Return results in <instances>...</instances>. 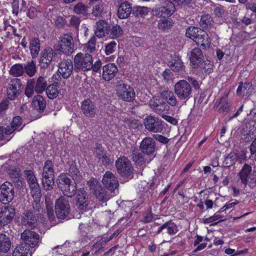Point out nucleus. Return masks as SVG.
<instances>
[{
	"mask_svg": "<svg viewBox=\"0 0 256 256\" xmlns=\"http://www.w3.org/2000/svg\"><path fill=\"white\" fill-rule=\"evenodd\" d=\"M192 88L195 90H198L200 89V86L196 78L188 76L186 80H180L175 84L174 94L180 100L186 102L192 96Z\"/></svg>",
	"mask_w": 256,
	"mask_h": 256,
	"instance_id": "obj_1",
	"label": "nucleus"
},
{
	"mask_svg": "<svg viewBox=\"0 0 256 256\" xmlns=\"http://www.w3.org/2000/svg\"><path fill=\"white\" fill-rule=\"evenodd\" d=\"M48 84L46 78L39 76L37 78H30L27 80L24 94L30 98H32L36 92L37 94H42L47 86Z\"/></svg>",
	"mask_w": 256,
	"mask_h": 256,
	"instance_id": "obj_2",
	"label": "nucleus"
},
{
	"mask_svg": "<svg viewBox=\"0 0 256 256\" xmlns=\"http://www.w3.org/2000/svg\"><path fill=\"white\" fill-rule=\"evenodd\" d=\"M186 36L197 44H200L204 48L206 46H208L211 43V40L206 32L198 27H188L186 29Z\"/></svg>",
	"mask_w": 256,
	"mask_h": 256,
	"instance_id": "obj_3",
	"label": "nucleus"
},
{
	"mask_svg": "<svg viewBox=\"0 0 256 256\" xmlns=\"http://www.w3.org/2000/svg\"><path fill=\"white\" fill-rule=\"evenodd\" d=\"M92 58L88 54L78 53L74 58V70L76 72H86L92 69Z\"/></svg>",
	"mask_w": 256,
	"mask_h": 256,
	"instance_id": "obj_4",
	"label": "nucleus"
},
{
	"mask_svg": "<svg viewBox=\"0 0 256 256\" xmlns=\"http://www.w3.org/2000/svg\"><path fill=\"white\" fill-rule=\"evenodd\" d=\"M145 128L154 133H162L166 128V124L158 117L148 116L144 120Z\"/></svg>",
	"mask_w": 256,
	"mask_h": 256,
	"instance_id": "obj_5",
	"label": "nucleus"
},
{
	"mask_svg": "<svg viewBox=\"0 0 256 256\" xmlns=\"http://www.w3.org/2000/svg\"><path fill=\"white\" fill-rule=\"evenodd\" d=\"M20 238L24 243L19 246L25 247L30 250V248L38 246L40 236L34 231L26 230L21 234Z\"/></svg>",
	"mask_w": 256,
	"mask_h": 256,
	"instance_id": "obj_6",
	"label": "nucleus"
},
{
	"mask_svg": "<svg viewBox=\"0 0 256 256\" xmlns=\"http://www.w3.org/2000/svg\"><path fill=\"white\" fill-rule=\"evenodd\" d=\"M118 173L122 176L132 178L134 176V168L130 162L125 156L118 158L115 164Z\"/></svg>",
	"mask_w": 256,
	"mask_h": 256,
	"instance_id": "obj_7",
	"label": "nucleus"
},
{
	"mask_svg": "<svg viewBox=\"0 0 256 256\" xmlns=\"http://www.w3.org/2000/svg\"><path fill=\"white\" fill-rule=\"evenodd\" d=\"M70 202L67 198L61 196L55 203V214L58 218L64 220L70 212Z\"/></svg>",
	"mask_w": 256,
	"mask_h": 256,
	"instance_id": "obj_8",
	"label": "nucleus"
},
{
	"mask_svg": "<svg viewBox=\"0 0 256 256\" xmlns=\"http://www.w3.org/2000/svg\"><path fill=\"white\" fill-rule=\"evenodd\" d=\"M14 196V186L9 182H4L0 186V201L7 204L12 202Z\"/></svg>",
	"mask_w": 256,
	"mask_h": 256,
	"instance_id": "obj_9",
	"label": "nucleus"
},
{
	"mask_svg": "<svg viewBox=\"0 0 256 256\" xmlns=\"http://www.w3.org/2000/svg\"><path fill=\"white\" fill-rule=\"evenodd\" d=\"M176 10L174 4L170 1L166 0L160 5H156L152 10V14L160 17H166L172 15Z\"/></svg>",
	"mask_w": 256,
	"mask_h": 256,
	"instance_id": "obj_10",
	"label": "nucleus"
},
{
	"mask_svg": "<svg viewBox=\"0 0 256 256\" xmlns=\"http://www.w3.org/2000/svg\"><path fill=\"white\" fill-rule=\"evenodd\" d=\"M74 40L72 34H64L58 42V50L66 55L70 56L74 52Z\"/></svg>",
	"mask_w": 256,
	"mask_h": 256,
	"instance_id": "obj_11",
	"label": "nucleus"
},
{
	"mask_svg": "<svg viewBox=\"0 0 256 256\" xmlns=\"http://www.w3.org/2000/svg\"><path fill=\"white\" fill-rule=\"evenodd\" d=\"M117 95L126 102H132L134 100L136 93L134 88L130 85L124 83L117 86Z\"/></svg>",
	"mask_w": 256,
	"mask_h": 256,
	"instance_id": "obj_12",
	"label": "nucleus"
},
{
	"mask_svg": "<svg viewBox=\"0 0 256 256\" xmlns=\"http://www.w3.org/2000/svg\"><path fill=\"white\" fill-rule=\"evenodd\" d=\"M16 214L14 208L12 205L0 208V226H5L10 223Z\"/></svg>",
	"mask_w": 256,
	"mask_h": 256,
	"instance_id": "obj_13",
	"label": "nucleus"
},
{
	"mask_svg": "<svg viewBox=\"0 0 256 256\" xmlns=\"http://www.w3.org/2000/svg\"><path fill=\"white\" fill-rule=\"evenodd\" d=\"M140 148L144 154L153 156L156 149V142L150 137H146L141 142Z\"/></svg>",
	"mask_w": 256,
	"mask_h": 256,
	"instance_id": "obj_14",
	"label": "nucleus"
},
{
	"mask_svg": "<svg viewBox=\"0 0 256 256\" xmlns=\"http://www.w3.org/2000/svg\"><path fill=\"white\" fill-rule=\"evenodd\" d=\"M22 84L21 80L18 78L12 79L7 89L8 98L10 100H14L20 94Z\"/></svg>",
	"mask_w": 256,
	"mask_h": 256,
	"instance_id": "obj_15",
	"label": "nucleus"
},
{
	"mask_svg": "<svg viewBox=\"0 0 256 256\" xmlns=\"http://www.w3.org/2000/svg\"><path fill=\"white\" fill-rule=\"evenodd\" d=\"M57 56L56 53H54L52 49L48 47L45 48L42 52V56L40 60V66L42 69H45L50 67L53 58Z\"/></svg>",
	"mask_w": 256,
	"mask_h": 256,
	"instance_id": "obj_16",
	"label": "nucleus"
},
{
	"mask_svg": "<svg viewBox=\"0 0 256 256\" xmlns=\"http://www.w3.org/2000/svg\"><path fill=\"white\" fill-rule=\"evenodd\" d=\"M76 195V205L78 209L80 212L86 211L90 203L88 194L84 188L78 190Z\"/></svg>",
	"mask_w": 256,
	"mask_h": 256,
	"instance_id": "obj_17",
	"label": "nucleus"
},
{
	"mask_svg": "<svg viewBox=\"0 0 256 256\" xmlns=\"http://www.w3.org/2000/svg\"><path fill=\"white\" fill-rule=\"evenodd\" d=\"M38 218L32 210H26L23 213L21 223L26 228L32 229L36 226Z\"/></svg>",
	"mask_w": 256,
	"mask_h": 256,
	"instance_id": "obj_18",
	"label": "nucleus"
},
{
	"mask_svg": "<svg viewBox=\"0 0 256 256\" xmlns=\"http://www.w3.org/2000/svg\"><path fill=\"white\" fill-rule=\"evenodd\" d=\"M81 110L86 117L93 118L96 114L97 108L95 103L88 98L82 102Z\"/></svg>",
	"mask_w": 256,
	"mask_h": 256,
	"instance_id": "obj_19",
	"label": "nucleus"
},
{
	"mask_svg": "<svg viewBox=\"0 0 256 256\" xmlns=\"http://www.w3.org/2000/svg\"><path fill=\"white\" fill-rule=\"evenodd\" d=\"M74 66L70 59H64L58 64V72L64 78H68L72 74Z\"/></svg>",
	"mask_w": 256,
	"mask_h": 256,
	"instance_id": "obj_20",
	"label": "nucleus"
},
{
	"mask_svg": "<svg viewBox=\"0 0 256 256\" xmlns=\"http://www.w3.org/2000/svg\"><path fill=\"white\" fill-rule=\"evenodd\" d=\"M103 184L111 192H114L118 186V182L115 176L110 172H106L102 180Z\"/></svg>",
	"mask_w": 256,
	"mask_h": 256,
	"instance_id": "obj_21",
	"label": "nucleus"
},
{
	"mask_svg": "<svg viewBox=\"0 0 256 256\" xmlns=\"http://www.w3.org/2000/svg\"><path fill=\"white\" fill-rule=\"evenodd\" d=\"M190 61L192 66L198 69L200 68V64L204 60L202 50L198 48H194L190 52Z\"/></svg>",
	"mask_w": 256,
	"mask_h": 256,
	"instance_id": "obj_22",
	"label": "nucleus"
},
{
	"mask_svg": "<svg viewBox=\"0 0 256 256\" xmlns=\"http://www.w3.org/2000/svg\"><path fill=\"white\" fill-rule=\"evenodd\" d=\"M110 32V24L104 20H99L94 25V34L98 38L108 36Z\"/></svg>",
	"mask_w": 256,
	"mask_h": 256,
	"instance_id": "obj_23",
	"label": "nucleus"
},
{
	"mask_svg": "<svg viewBox=\"0 0 256 256\" xmlns=\"http://www.w3.org/2000/svg\"><path fill=\"white\" fill-rule=\"evenodd\" d=\"M170 56L171 58L168 61V65L173 72H180L184 70L185 66L180 56L174 53Z\"/></svg>",
	"mask_w": 256,
	"mask_h": 256,
	"instance_id": "obj_24",
	"label": "nucleus"
},
{
	"mask_svg": "<svg viewBox=\"0 0 256 256\" xmlns=\"http://www.w3.org/2000/svg\"><path fill=\"white\" fill-rule=\"evenodd\" d=\"M118 69L114 64H108L102 67V78L106 81L112 80L118 74Z\"/></svg>",
	"mask_w": 256,
	"mask_h": 256,
	"instance_id": "obj_25",
	"label": "nucleus"
},
{
	"mask_svg": "<svg viewBox=\"0 0 256 256\" xmlns=\"http://www.w3.org/2000/svg\"><path fill=\"white\" fill-rule=\"evenodd\" d=\"M118 16L120 19L128 18L132 12V4L127 1L118 4Z\"/></svg>",
	"mask_w": 256,
	"mask_h": 256,
	"instance_id": "obj_26",
	"label": "nucleus"
},
{
	"mask_svg": "<svg viewBox=\"0 0 256 256\" xmlns=\"http://www.w3.org/2000/svg\"><path fill=\"white\" fill-rule=\"evenodd\" d=\"M164 230H166V233L170 236L176 234L178 231V226L172 220L166 222L162 226L159 227L156 233L160 234Z\"/></svg>",
	"mask_w": 256,
	"mask_h": 256,
	"instance_id": "obj_27",
	"label": "nucleus"
},
{
	"mask_svg": "<svg viewBox=\"0 0 256 256\" xmlns=\"http://www.w3.org/2000/svg\"><path fill=\"white\" fill-rule=\"evenodd\" d=\"M106 152L102 148H97L94 152L95 160L98 163L104 166L110 164V160L106 156Z\"/></svg>",
	"mask_w": 256,
	"mask_h": 256,
	"instance_id": "obj_28",
	"label": "nucleus"
},
{
	"mask_svg": "<svg viewBox=\"0 0 256 256\" xmlns=\"http://www.w3.org/2000/svg\"><path fill=\"white\" fill-rule=\"evenodd\" d=\"M252 92V84L249 82H240L236 90L237 94L243 96L250 95Z\"/></svg>",
	"mask_w": 256,
	"mask_h": 256,
	"instance_id": "obj_29",
	"label": "nucleus"
},
{
	"mask_svg": "<svg viewBox=\"0 0 256 256\" xmlns=\"http://www.w3.org/2000/svg\"><path fill=\"white\" fill-rule=\"evenodd\" d=\"M11 242L10 238L4 234H0V252L6 253L10 249Z\"/></svg>",
	"mask_w": 256,
	"mask_h": 256,
	"instance_id": "obj_30",
	"label": "nucleus"
},
{
	"mask_svg": "<svg viewBox=\"0 0 256 256\" xmlns=\"http://www.w3.org/2000/svg\"><path fill=\"white\" fill-rule=\"evenodd\" d=\"M170 90H164L162 94V98L166 102L172 106H176L178 105V102L176 96Z\"/></svg>",
	"mask_w": 256,
	"mask_h": 256,
	"instance_id": "obj_31",
	"label": "nucleus"
},
{
	"mask_svg": "<svg viewBox=\"0 0 256 256\" xmlns=\"http://www.w3.org/2000/svg\"><path fill=\"white\" fill-rule=\"evenodd\" d=\"M144 154L142 152H140L138 150L134 148L132 150L131 158L137 164L142 166L144 164L146 161V159L145 158Z\"/></svg>",
	"mask_w": 256,
	"mask_h": 256,
	"instance_id": "obj_32",
	"label": "nucleus"
},
{
	"mask_svg": "<svg viewBox=\"0 0 256 256\" xmlns=\"http://www.w3.org/2000/svg\"><path fill=\"white\" fill-rule=\"evenodd\" d=\"M74 12L78 16L88 17L89 15L88 7L83 2H78L73 7Z\"/></svg>",
	"mask_w": 256,
	"mask_h": 256,
	"instance_id": "obj_33",
	"label": "nucleus"
},
{
	"mask_svg": "<svg viewBox=\"0 0 256 256\" xmlns=\"http://www.w3.org/2000/svg\"><path fill=\"white\" fill-rule=\"evenodd\" d=\"M213 18L209 14H204L199 21L200 26L203 29L210 28L214 25Z\"/></svg>",
	"mask_w": 256,
	"mask_h": 256,
	"instance_id": "obj_34",
	"label": "nucleus"
},
{
	"mask_svg": "<svg viewBox=\"0 0 256 256\" xmlns=\"http://www.w3.org/2000/svg\"><path fill=\"white\" fill-rule=\"evenodd\" d=\"M78 190L77 185L74 181L72 182L68 186H66L64 190H61L64 196L72 198L76 193Z\"/></svg>",
	"mask_w": 256,
	"mask_h": 256,
	"instance_id": "obj_35",
	"label": "nucleus"
},
{
	"mask_svg": "<svg viewBox=\"0 0 256 256\" xmlns=\"http://www.w3.org/2000/svg\"><path fill=\"white\" fill-rule=\"evenodd\" d=\"M56 182L58 188L61 190H64L66 186L70 184L72 180L66 174H61L57 178Z\"/></svg>",
	"mask_w": 256,
	"mask_h": 256,
	"instance_id": "obj_36",
	"label": "nucleus"
},
{
	"mask_svg": "<svg viewBox=\"0 0 256 256\" xmlns=\"http://www.w3.org/2000/svg\"><path fill=\"white\" fill-rule=\"evenodd\" d=\"M30 48L32 58H36L40 51V41L38 38H33L30 40Z\"/></svg>",
	"mask_w": 256,
	"mask_h": 256,
	"instance_id": "obj_37",
	"label": "nucleus"
},
{
	"mask_svg": "<svg viewBox=\"0 0 256 256\" xmlns=\"http://www.w3.org/2000/svg\"><path fill=\"white\" fill-rule=\"evenodd\" d=\"M252 170L251 166L248 164H245L238 174L242 182L245 186L247 184L248 180L249 178V175Z\"/></svg>",
	"mask_w": 256,
	"mask_h": 256,
	"instance_id": "obj_38",
	"label": "nucleus"
},
{
	"mask_svg": "<svg viewBox=\"0 0 256 256\" xmlns=\"http://www.w3.org/2000/svg\"><path fill=\"white\" fill-rule=\"evenodd\" d=\"M24 72L30 77L34 76L37 71L36 66L33 60L28 62L24 66Z\"/></svg>",
	"mask_w": 256,
	"mask_h": 256,
	"instance_id": "obj_39",
	"label": "nucleus"
},
{
	"mask_svg": "<svg viewBox=\"0 0 256 256\" xmlns=\"http://www.w3.org/2000/svg\"><path fill=\"white\" fill-rule=\"evenodd\" d=\"M58 82H54L49 86H47L46 90L48 97L50 99H54L56 98L58 96Z\"/></svg>",
	"mask_w": 256,
	"mask_h": 256,
	"instance_id": "obj_40",
	"label": "nucleus"
},
{
	"mask_svg": "<svg viewBox=\"0 0 256 256\" xmlns=\"http://www.w3.org/2000/svg\"><path fill=\"white\" fill-rule=\"evenodd\" d=\"M42 176H50V178L54 176V164L51 160H48L45 162Z\"/></svg>",
	"mask_w": 256,
	"mask_h": 256,
	"instance_id": "obj_41",
	"label": "nucleus"
},
{
	"mask_svg": "<svg viewBox=\"0 0 256 256\" xmlns=\"http://www.w3.org/2000/svg\"><path fill=\"white\" fill-rule=\"evenodd\" d=\"M32 103L40 111H42L46 108V101L44 100V98L40 94L34 96Z\"/></svg>",
	"mask_w": 256,
	"mask_h": 256,
	"instance_id": "obj_42",
	"label": "nucleus"
},
{
	"mask_svg": "<svg viewBox=\"0 0 256 256\" xmlns=\"http://www.w3.org/2000/svg\"><path fill=\"white\" fill-rule=\"evenodd\" d=\"M54 176H52L51 178L50 176H42V186L44 190H52L54 186Z\"/></svg>",
	"mask_w": 256,
	"mask_h": 256,
	"instance_id": "obj_43",
	"label": "nucleus"
},
{
	"mask_svg": "<svg viewBox=\"0 0 256 256\" xmlns=\"http://www.w3.org/2000/svg\"><path fill=\"white\" fill-rule=\"evenodd\" d=\"M93 194L98 201L102 202H106L110 198V196L108 194L107 191L103 187H102Z\"/></svg>",
	"mask_w": 256,
	"mask_h": 256,
	"instance_id": "obj_44",
	"label": "nucleus"
},
{
	"mask_svg": "<svg viewBox=\"0 0 256 256\" xmlns=\"http://www.w3.org/2000/svg\"><path fill=\"white\" fill-rule=\"evenodd\" d=\"M24 73V66L20 64H16L13 65L10 70V74L16 77L22 76Z\"/></svg>",
	"mask_w": 256,
	"mask_h": 256,
	"instance_id": "obj_45",
	"label": "nucleus"
},
{
	"mask_svg": "<svg viewBox=\"0 0 256 256\" xmlns=\"http://www.w3.org/2000/svg\"><path fill=\"white\" fill-rule=\"evenodd\" d=\"M123 34V30L120 26L118 24L110 26V32L108 34L110 38H116L120 36Z\"/></svg>",
	"mask_w": 256,
	"mask_h": 256,
	"instance_id": "obj_46",
	"label": "nucleus"
},
{
	"mask_svg": "<svg viewBox=\"0 0 256 256\" xmlns=\"http://www.w3.org/2000/svg\"><path fill=\"white\" fill-rule=\"evenodd\" d=\"M32 252L26 248L16 246L13 252L12 256H32Z\"/></svg>",
	"mask_w": 256,
	"mask_h": 256,
	"instance_id": "obj_47",
	"label": "nucleus"
},
{
	"mask_svg": "<svg viewBox=\"0 0 256 256\" xmlns=\"http://www.w3.org/2000/svg\"><path fill=\"white\" fill-rule=\"evenodd\" d=\"M30 188V193L34 199L36 200L40 198L42 196L41 190L38 182L29 185Z\"/></svg>",
	"mask_w": 256,
	"mask_h": 256,
	"instance_id": "obj_48",
	"label": "nucleus"
},
{
	"mask_svg": "<svg viewBox=\"0 0 256 256\" xmlns=\"http://www.w3.org/2000/svg\"><path fill=\"white\" fill-rule=\"evenodd\" d=\"M87 185L92 193L94 194L96 191L102 187L96 178H91L87 182Z\"/></svg>",
	"mask_w": 256,
	"mask_h": 256,
	"instance_id": "obj_49",
	"label": "nucleus"
},
{
	"mask_svg": "<svg viewBox=\"0 0 256 256\" xmlns=\"http://www.w3.org/2000/svg\"><path fill=\"white\" fill-rule=\"evenodd\" d=\"M150 106L156 114L164 115V112L166 110L167 105L165 103L154 102L150 104Z\"/></svg>",
	"mask_w": 256,
	"mask_h": 256,
	"instance_id": "obj_50",
	"label": "nucleus"
},
{
	"mask_svg": "<svg viewBox=\"0 0 256 256\" xmlns=\"http://www.w3.org/2000/svg\"><path fill=\"white\" fill-rule=\"evenodd\" d=\"M148 12V10L147 7L137 6L134 8L132 14L136 17H143Z\"/></svg>",
	"mask_w": 256,
	"mask_h": 256,
	"instance_id": "obj_51",
	"label": "nucleus"
},
{
	"mask_svg": "<svg viewBox=\"0 0 256 256\" xmlns=\"http://www.w3.org/2000/svg\"><path fill=\"white\" fill-rule=\"evenodd\" d=\"M160 19L158 20V28L160 30H168L172 26L171 20L167 18L166 17H160Z\"/></svg>",
	"mask_w": 256,
	"mask_h": 256,
	"instance_id": "obj_52",
	"label": "nucleus"
},
{
	"mask_svg": "<svg viewBox=\"0 0 256 256\" xmlns=\"http://www.w3.org/2000/svg\"><path fill=\"white\" fill-rule=\"evenodd\" d=\"M40 198L36 200L34 199V202H32V211L34 212V214L39 217L40 216L43 212V210L42 208V204L40 202Z\"/></svg>",
	"mask_w": 256,
	"mask_h": 256,
	"instance_id": "obj_53",
	"label": "nucleus"
},
{
	"mask_svg": "<svg viewBox=\"0 0 256 256\" xmlns=\"http://www.w3.org/2000/svg\"><path fill=\"white\" fill-rule=\"evenodd\" d=\"M68 172L72 177L73 180H80V172L74 162H72L70 165Z\"/></svg>",
	"mask_w": 256,
	"mask_h": 256,
	"instance_id": "obj_54",
	"label": "nucleus"
},
{
	"mask_svg": "<svg viewBox=\"0 0 256 256\" xmlns=\"http://www.w3.org/2000/svg\"><path fill=\"white\" fill-rule=\"evenodd\" d=\"M86 48L89 52L93 53L96 50V38L92 36L86 44Z\"/></svg>",
	"mask_w": 256,
	"mask_h": 256,
	"instance_id": "obj_55",
	"label": "nucleus"
},
{
	"mask_svg": "<svg viewBox=\"0 0 256 256\" xmlns=\"http://www.w3.org/2000/svg\"><path fill=\"white\" fill-rule=\"evenodd\" d=\"M235 152H230L224 159V163L226 164L225 166L230 167L234 164L236 162Z\"/></svg>",
	"mask_w": 256,
	"mask_h": 256,
	"instance_id": "obj_56",
	"label": "nucleus"
},
{
	"mask_svg": "<svg viewBox=\"0 0 256 256\" xmlns=\"http://www.w3.org/2000/svg\"><path fill=\"white\" fill-rule=\"evenodd\" d=\"M24 174L26 176L29 185L38 182V180L35 176L34 172L31 170H25Z\"/></svg>",
	"mask_w": 256,
	"mask_h": 256,
	"instance_id": "obj_57",
	"label": "nucleus"
},
{
	"mask_svg": "<svg viewBox=\"0 0 256 256\" xmlns=\"http://www.w3.org/2000/svg\"><path fill=\"white\" fill-rule=\"evenodd\" d=\"M46 207L47 209V214L50 221L54 224H56V217L52 208L51 206L52 204H48L46 200Z\"/></svg>",
	"mask_w": 256,
	"mask_h": 256,
	"instance_id": "obj_58",
	"label": "nucleus"
},
{
	"mask_svg": "<svg viewBox=\"0 0 256 256\" xmlns=\"http://www.w3.org/2000/svg\"><path fill=\"white\" fill-rule=\"evenodd\" d=\"M117 44L115 41H112L105 46L104 52L106 55L108 56L114 52L116 50Z\"/></svg>",
	"mask_w": 256,
	"mask_h": 256,
	"instance_id": "obj_59",
	"label": "nucleus"
},
{
	"mask_svg": "<svg viewBox=\"0 0 256 256\" xmlns=\"http://www.w3.org/2000/svg\"><path fill=\"white\" fill-rule=\"evenodd\" d=\"M104 10L102 4H98L93 7L92 14L96 18H100L102 16Z\"/></svg>",
	"mask_w": 256,
	"mask_h": 256,
	"instance_id": "obj_60",
	"label": "nucleus"
},
{
	"mask_svg": "<svg viewBox=\"0 0 256 256\" xmlns=\"http://www.w3.org/2000/svg\"><path fill=\"white\" fill-rule=\"evenodd\" d=\"M81 20L79 17L76 16H72L69 21L70 25L76 30L79 29V26Z\"/></svg>",
	"mask_w": 256,
	"mask_h": 256,
	"instance_id": "obj_61",
	"label": "nucleus"
},
{
	"mask_svg": "<svg viewBox=\"0 0 256 256\" xmlns=\"http://www.w3.org/2000/svg\"><path fill=\"white\" fill-rule=\"evenodd\" d=\"M200 67H202L206 72L208 74L212 72L213 70V64L208 60H204L202 62Z\"/></svg>",
	"mask_w": 256,
	"mask_h": 256,
	"instance_id": "obj_62",
	"label": "nucleus"
},
{
	"mask_svg": "<svg viewBox=\"0 0 256 256\" xmlns=\"http://www.w3.org/2000/svg\"><path fill=\"white\" fill-rule=\"evenodd\" d=\"M230 104L227 101L222 100L221 105L218 110V112L220 114H226L228 112Z\"/></svg>",
	"mask_w": 256,
	"mask_h": 256,
	"instance_id": "obj_63",
	"label": "nucleus"
},
{
	"mask_svg": "<svg viewBox=\"0 0 256 256\" xmlns=\"http://www.w3.org/2000/svg\"><path fill=\"white\" fill-rule=\"evenodd\" d=\"M22 123V119L20 116H16L13 118L11 123V126L16 130L21 125Z\"/></svg>",
	"mask_w": 256,
	"mask_h": 256,
	"instance_id": "obj_64",
	"label": "nucleus"
}]
</instances>
